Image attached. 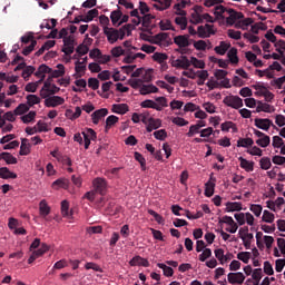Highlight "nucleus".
I'll list each match as a JSON object with an SVG mask.
<instances>
[{"instance_id": "obj_1", "label": "nucleus", "mask_w": 285, "mask_h": 285, "mask_svg": "<svg viewBox=\"0 0 285 285\" xmlns=\"http://www.w3.org/2000/svg\"><path fill=\"white\" fill-rule=\"evenodd\" d=\"M104 35L107 37V41L110 43H117V41L124 40L125 33L121 29H115L110 27H104Z\"/></svg>"}, {"instance_id": "obj_2", "label": "nucleus", "mask_w": 285, "mask_h": 285, "mask_svg": "<svg viewBox=\"0 0 285 285\" xmlns=\"http://www.w3.org/2000/svg\"><path fill=\"white\" fill-rule=\"evenodd\" d=\"M223 104L229 108H234L235 110H239V108L244 107V100H242V98L238 96H226Z\"/></svg>"}, {"instance_id": "obj_3", "label": "nucleus", "mask_w": 285, "mask_h": 285, "mask_svg": "<svg viewBox=\"0 0 285 285\" xmlns=\"http://www.w3.org/2000/svg\"><path fill=\"white\" fill-rule=\"evenodd\" d=\"M213 24H205L199 26L197 29V35L199 39H208L210 36L215 35V31L213 30Z\"/></svg>"}, {"instance_id": "obj_4", "label": "nucleus", "mask_w": 285, "mask_h": 285, "mask_svg": "<svg viewBox=\"0 0 285 285\" xmlns=\"http://www.w3.org/2000/svg\"><path fill=\"white\" fill-rule=\"evenodd\" d=\"M66 100L60 96H51L45 99V106L47 108H57V106H63Z\"/></svg>"}, {"instance_id": "obj_5", "label": "nucleus", "mask_w": 285, "mask_h": 285, "mask_svg": "<svg viewBox=\"0 0 285 285\" xmlns=\"http://www.w3.org/2000/svg\"><path fill=\"white\" fill-rule=\"evenodd\" d=\"M254 124L256 126V128H259L261 130H269L271 126L273 128H275V125L273 124V120L268 119V118H256L254 120Z\"/></svg>"}, {"instance_id": "obj_6", "label": "nucleus", "mask_w": 285, "mask_h": 285, "mask_svg": "<svg viewBox=\"0 0 285 285\" xmlns=\"http://www.w3.org/2000/svg\"><path fill=\"white\" fill-rule=\"evenodd\" d=\"M94 188L96 193H99V195H106V190L108 188V183L104 178H96L94 179Z\"/></svg>"}, {"instance_id": "obj_7", "label": "nucleus", "mask_w": 285, "mask_h": 285, "mask_svg": "<svg viewBox=\"0 0 285 285\" xmlns=\"http://www.w3.org/2000/svg\"><path fill=\"white\" fill-rule=\"evenodd\" d=\"M228 14L229 17L226 19L227 26H235L236 21H242V19H244V13L237 12L234 9H229Z\"/></svg>"}, {"instance_id": "obj_8", "label": "nucleus", "mask_w": 285, "mask_h": 285, "mask_svg": "<svg viewBox=\"0 0 285 285\" xmlns=\"http://www.w3.org/2000/svg\"><path fill=\"white\" fill-rule=\"evenodd\" d=\"M171 66L174 68H181L183 70H188L190 68V60H188V57L186 56H180V58L171 62Z\"/></svg>"}, {"instance_id": "obj_9", "label": "nucleus", "mask_w": 285, "mask_h": 285, "mask_svg": "<svg viewBox=\"0 0 285 285\" xmlns=\"http://www.w3.org/2000/svg\"><path fill=\"white\" fill-rule=\"evenodd\" d=\"M245 279H246V276L242 272L229 273L227 275V282L229 284H244Z\"/></svg>"}, {"instance_id": "obj_10", "label": "nucleus", "mask_w": 285, "mask_h": 285, "mask_svg": "<svg viewBox=\"0 0 285 285\" xmlns=\"http://www.w3.org/2000/svg\"><path fill=\"white\" fill-rule=\"evenodd\" d=\"M174 43L178 46V48H188V46H190V36L188 35L176 36L174 38Z\"/></svg>"}, {"instance_id": "obj_11", "label": "nucleus", "mask_w": 285, "mask_h": 285, "mask_svg": "<svg viewBox=\"0 0 285 285\" xmlns=\"http://www.w3.org/2000/svg\"><path fill=\"white\" fill-rule=\"evenodd\" d=\"M129 266H144V268H148L150 262L141 256H135L129 261Z\"/></svg>"}, {"instance_id": "obj_12", "label": "nucleus", "mask_w": 285, "mask_h": 285, "mask_svg": "<svg viewBox=\"0 0 285 285\" xmlns=\"http://www.w3.org/2000/svg\"><path fill=\"white\" fill-rule=\"evenodd\" d=\"M58 69L52 70L50 72V77L47 79V81H51L52 79H59V77H63L66 75V67L61 63L57 66Z\"/></svg>"}, {"instance_id": "obj_13", "label": "nucleus", "mask_w": 285, "mask_h": 285, "mask_svg": "<svg viewBox=\"0 0 285 285\" xmlns=\"http://www.w3.org/2000/svg\"><path fill=\"white\" fill-rule=\"evenodd\" d=\"M108 115V110L106 108H101L91 114L92 124L97 126L100 119H104Z\"/></svg>"}, {"instance_id": "obj_14", "label": "nucleus", "mask_w": 285, "mask_h": 285, "mask_svg": "<svg viewBox=\"0 0 285 285\" xmlns=\"http://www.w3.org/2000/svg\"><path fill=\"white\" fill-rule=\"evenodd\" d=\"M238 160L240 161V168L246 170V173H253L255 170V163L245 159L244 157H239Z\"/></svg>"}, {"instance_id": "obj_15", "label": "nucleus", "mask_w": 285, "mask_h": 285, "mask_svg": "<svg viewBox=\"0 0 285 285\" xmlns=\"http://www.w3.org/2000/svg\"><path fill=\"white\" fill-rule=\"evenodd\" d=\"M140 95H153L155 92H159V88L155 85H142L139 90Z\"/></svg>"}, {"instance_id": "obj_16", "label": "nucleus", "mask_w": 285, "mask_h": 285, "mask_svg": "<svg viewBox=\"0 0 285 285\" xmlns=\"http://www.w3.org/2000/svg\"><path fill=\"white\" fill-rule=\"evenodd\" d=\"M230 48V43H227L226 41H220L219 46H216L214 48L216 55H220L222 57L228 52V49Z\"/></svg>"}, {"instance_id": "obj_17", "label": "nucleus", "mask_w": 285, "mask_h": 285, "mask_svg": "<svg viewBox=\"0 0 285 285\" xmlns=\"http://www.w3.org/2000/svg\"><path fill=\"white\" fill-rule=\"evenodd\" d=\"M0 179H17V174L10 171L8 167H1Z\"/></svg>"}, {"instance_id": "obj_18", "label": "nucleus", "mask_w": 285, "mask_h": 285, "mask_svg": "<svg viewBox=\"0 0 285 285\" xmlns=\"http://www.w3.org/2000/svg\"><path fill=\"white\" fill-rule=\"evenodd\" d=\"M121 17H124V12H121V7H118L117 10H114L110 13V19H111L112 26H117V23H119V20L121 19Z\"/></svg>"}, {"instance_id": "obj_19", "label": "nucleus", "mask_w": 285, "mask_h": 285, "mask_svg": "<svg viewBox=\"0 0 285 285\" xmlns=\"http://www.w3.org/2000/svg\"><path fill=\"white\" fill-rule=\"evenodd\" d=\"M141 108H153L154 110H157L158 112H161V106L157 105V102H155V100H144L140 104Z\"/></svg>"}, {"instance_id": "obj_20", "label": "nucleus", "mask_w": 285, "mask_h": 285, "mask_svg": "<svg viewBox=\"0 0 285 285\" xmlns=\"http://www.w3.org/2000/svg\"><path fill=\"white\" fill-rule=\"evenodd\" d=\"M19 155H21V156L30 155V142L27 138L21 139Z\"/></svg>"}, {"instance_id": "obj_21", "label": "nucleus", "mask_w": 285, "mask_h": 285, "mask_svg": "<svg viewBox=\"0 0 285 285\" xmlns=\"http://www.w3.org/2000/svg\"><path fill=\"white\" fill-rule=\"evenodd\" d=\"M112 112L116 115H126L128 112V105L126 104H118V105H112Z\"/></svg>"}, {"instance_id": "obj_22", "label": "nucleus", "mask_w": 285, "mask_h": 285, "mask_svg": "<svg viewBox=\"0 0 285 285\" xmlns=\"http://www.w3.org/2000/svg\"><path fill=\"white\" fill-rule=\"evenodd\" d=\"M258 90H261V95H263L265 101L271 102L275 99V95H273V92H271L266 87L259 86Z\"/></svg>"}, {"instance_id": "obj_23", "label": "nucleus", "mask_w": 285, "mask_h": 285, "mask_svg": "<svg viewBox=\"0 0 285 285\" xmlns=\"http://www.w3.org/2000/svg\"><path fill=\"white\" fill-rule=\"evenodd\" d=\"M42 90L50 92V95H57V92H59L60 88L57 87V85H51L50 80H47L42 87Z\"/></svg>"}, {"instance_id": "obj_24", "label": "nucleus", "mask_w": 285, "mask_h": 285, "mask_svg": "<svg viewBox=\"0 0 285 285\" xmlns=\"http://www.w3.org/2000/svg\"><path fill=\"white\" fill-rule=\"evenodd\" d=\"M242 210V203H226V213H235Z\"/></svg>"}, {"instance_id": "obj_25", "label": "nucleus", "mask_w": 285, "mask_h": 285, "mask_svg": "<svg viewBox=\"0 0 285 285\" xmlns=\"http://www.w3.org/2000/svg\"><path fill=\"white\" fill-rule=\"evenodd\" d=\"M70 209V203L68 200L61 202V215L62 217H72V212Z\"/></svg>"}, {"instance_id": "obj_26", "label": "nucleus", "mask_w": 285, "mask_h": 285, "mask_svg": "<svg viewBox=\"0 0 285 285\" xmlns=\"http://www.w3.org/2000/svg\"><path fill=\"white\" fill-rule=\"evenodd\" d=\"M215 195V181H207L205 184V197H213Z\"/></svg>"}, {"instance_id": "obj_27", "label": "nucleus", "mask_w": 285, "mask_h": 285, "mask_svg": "<svg viewBox=\"0 0 285 285\" xmlns=\"http://www.w3.org/2000/svg\"><path fill=\"white\" fill-rule=\"evenodd\" d=\"M253 144H255L253 138H240L237 140L238 148H249Z\"/></svg>"}, {"instance_id": "obj_28", "label": "nucleus", "mask_w": 285, "mask_h": 285, "mask_svg": "<svg viewBox=\"0 0 285 285\" xmlns=\"http://www.w3.org/2000/svg\"><path fill=\"white\" fill-rule=\"evenodd\" d=\"M119 121V117L111 115L109 117H107L106 119V126H105V130L106 132H108V130L115 126V124H117Z\"/></svg>"}, {"instance_id": "obj_29", "label": "nucleus", "mask_w": 285, "mask_h": 285, "mask_svg": "<svg viewBox=\"0 0 285 285\" xmlns=\"http://www.w3.org/2000/svg\"><path fill=\"white\" fill-rule=\"evenodd\" d=\"M37 104H41V98L37 95H28L27 96V106L32 108V106H37Z\"/></svg>"}, {"instance_id": "obj_30", "label": "nucleus", "mask_w": 285, "mask_h": 285, "mask_svg": "<svg viewBox=\"0 0 285 285\" xmlns=\"http://www.w3.org/2000/svg\"><path fill=\"white\" fill-rule=\"evenodd\" d=\"M157 266H158V268H161V271H163L165 277H173V275H174V273H175V272L173 271V267L167 266V265L164 264V263H158Z\"/></svg>"}, {"instance_id": "obj_31", "label": "nucleus", "mask_w": 285, "mask_h": 285, "mask_svg": "<svg viewBox=\"0 0 285 285\" xmlns=\"http://www.w3.org/2000/svg\"><path fill=\"white\" fill-rule=\"evenodd\" d=\"M39 210L41 217H48V215H50V207L48 206V203H46V200L40 202Z\"/></svg>"}, {"instance_id": "obj_32", "label": "nucleus", "mask_w": 285, "mask_h": 285, "mask_svg": "<svg viewBox=\"0 0 285 285\" xmlns=\"http://www.w3.org/2000/svg\"><path fill=\"white\" fill-rule=\"evenodd\" d=\"M227 57L230 63H239V57H237V48L229 49Z\"/></svg>"}, {"instance_id": "obj_33", "label": "nucleus", "mask_w": 285, "mask_h": 285, "mask_svg": "<svg viewBox=\"0 0 285 285\" xmlns=\"http://www.w3.org/2000/svg\"><path fill=\"white\" fill-rule=\"evenodd\" d=\"M255 21L253 20V18H246L244 20H238V22H236L235 28H242V30H244L245 28H247V26H253Z\"/></svg>"}, {"instance_id": "obj_34", "label": "nucleus", "mask_w": 285, "mask_h": 285, "mask_svg": "<svg viewBox=\"0 0 285 285\" xmlns=\"http://www.w3.org/2000/svg\"><path fill=\"white\" fill-rule=\"evenodd\" d=\"M175 24L180 27V30H186L188 28V19L186 17H176Z\"/></svg>"}, {"instance_id": "obj_35", "label": "nucleus", "mask_w": 285, "mask_h": 285, "mask_svg": "<svg viewBox=\"0 0 285 285\" xmlns=\"http://www.w3.org/2000/svg\"><path fill=\"white\" fill-rule=\"evenodd\" d=\"M262 220L265 222V224H273L275 222V214L265 209L263 212Z\"/></svg>"}, {"instance_id": "obj_36", "label": "nucleus", "mask_w": 285, "mask_h": 285, "mask_svg": "<svg viewBox=\"0 0 285 285\" xmlns=\"http://www.w3.org/2000/svg\"><path fill=\"white\" fill-rule=\"evenodd\" d=\"M272 106L266 104V102H262L258 101L257 107H256V112H271L272 111Z\"/></svg>"}, {"instance_id": "obj_37", "label": "nucleus", "mask_w": 285, "mask_h": 285, "mask_svg": "<svg viewBox=\"0 0 285 285\" xmlns=\"http://www.w3.org/2000/svg\"><path fill=\"white\" fill-rule=\"evenodd\" d=\"M257 146H261V148H268L271 146V136H264L263 138H258L256 140Z\"/></svg>"}, {"instance_id": "obj_38", "label": "nucleus", "mask_w": 285, "mask_h": 285, "mask_svg": "<svg viewBox=\"0 0 285 285\" xmlns=\"http://www.w3.org/2000/svg\"><path fill=\"white\" fill-rule=\"evenodd\" d=\"M2 159L6 161V164L10 165V164H17V157L12 156V154L8 153V151H3L2 153Z\"/></svg>"}, {"instance_id": "obj_39", "label": "nucleus", "mask_w": 285, "mask_h": 285, "mask_svg": "<svg viewBox=\"0 0 285 285\" xmlns=\"http://www.w3.org/2000/svg\"><path fill=\"white\" fill-rule=\"evenodd\" d=\"M35 67L32 66H26L23 71H22V78L24 81H28V79H30L31 75H35Z\"/></svg>"}, {"instance_id": "obj_40", "label": "nucleus", "mask_w": 285, "mask_h": 285, "mask_svg": "<svg viewBox=\"0 0 285 285\" xmlns=\"http://www.w3.org/2000/svg\"><path fill=\"white\" fill-rule=\"evenodd\" d=\"M170 3H173V0H161L159 1V4H154V8H156V10H168V8L170 7Z\"/></svg>"}, {"instance_id": "obj_41", "label": "nucleus", "mask_w": 285, "mask_h": 285, "mask_svg": "<svg viewBox=\"0 0 285 285\" xmlns=\"http://www.w3.org/2000/svg\"><path fill=\"white\" fill-rule=\"evenodd\" d=\"M189 62H190V66H194V68H200L202 70L206 68V62H204V60L197 59L196 57H191Z\"/></svg>"}, {"instance_id": "obj_42", "label": "nucleus", "mask_w": 285, "mask_h": 285, "mask_svg": "<svg viewBox=\"0 0 285 285\" xmlns=\"http://www.w3.org/2000/svg\"><path fill=\"white\" fill-rule=\"evenodd\" d=\"M259 166H261L262 170H269L271 166H273V163H271V158L263 157L259 160Z\"/></svg>"}, {"instance_id": "obj_43", "label": "nucleus", "mask_w": 285, "mask_h": 285, "mask_svg": "<svg viewBox=\"0 0 285 285\" xmlns=\"http://www.w3.org/2000/svg\"><path fill=\"white\" fill-rule=\"evenodd\" d=\"M85 268L86 271H95L96 273H104V269H101V266L92 262L86 263Z\"/></svg>"}, {"instance_id": "obj_44", "label": "nucleus", "mask_w": 285, "mask_h": 285, "mask_svg": "<svg viewBox=\"0 0 285 285\" xmlns=\"http://www.w3.org/2000/svg\"><path fill=\"white\" fill-rule=\"evenodd\" d=\"M35 117H37V111H29L27 115L21 116V121L24 124H30L31 121H35Z\"/></svg>"}, {"instance_id": "obj_45", "label": "nucleus", "mask_w": 285, "mask_h": 285, "mask_svg": "<svg viewBox=\"0 0 285 285\" xmlns=\"http://www.w3.org/2000/svg\"><path fill=\"white\" fill-rule=\"evenodd\" d=\"M284 85H285V76H282L271 81V86H275L278 90H282Z\"/></svg>"}, {"instance_id": "obj_46", "label": "nucleus", "mask_w": 285, "mask_h": 285, "mask_svg": "<svg viewBox=\"0 0 285 285\" xmlns=\"http://www.w3.org/2000/svg\"><path fill=\"white\" fill-rule=\"evenodd\" d=\"M30 110V106L26 104H20L16 109H14V115H26Z\"/></svg>"}, {"instance_id": "obj_47", "label": "nucleus", "mask_w": 285, "mask_h": 285, "mask_svg": "<svg viewBox=\"0 0 285 285\" xmlns=\"http://www.w3.org/2000/svg\"><path fill=\"white\" fill-rule=\"evenodd\" d=\"M129 86L132 87L135 90H137V88L141 89V86H144V80H141V78H132L129 79L128 81Z\"/></svg>"}, {"instance_id": "obj_48", "label": "nucleus", "mask_w": 285, "mask_h": 285, "mask_svg": "<svg viewBox=\"0 0 285 285\" xmlns=\"http://www.w3.org/2000/svg\"><path fill=\"white\" fill-rule=\"evenodd\" d=\"M160 30H175V27H173V22L170 20H160L159 22Z\"/></svg>"}, {"instance_id": "obj_49", "label": "nucleus", "mask_w": 285, "mask_h": 285, "mask_svg": "<svg viewBox=\"0 0 285 285\" xmlns=\"http://www.w3.org/2000/svg\"><path fill=\"white\" fill-rule=\"evenodd\" d=\"M237 259L243 262L244 264H248L250 262V252H240L237 254Z\"/></svg>"}, {"instance_id": "obj_50", "label": "nucleus", "mask_w": 285, "mask_h": 285, "mask_svg": "<svg viewBox=\"0 0 285 285\" xmlns=\"http://www.w3.org/2000/svg\"><path fill=\"white\" fill-rule=\"evenodd\" d=\"M153 59H154V61H157L158 63H164V61L168 60V55L155 52L153 55Z\"/></svg>"}, {"instance_id": "obj_51", "label": "nucleus", "mask_w": 285, "mask_h": 285, "mask_svg": "<svg viewBox=\"0 0 285 285\" xmlns=\"http://www.w3.org/2000/svg\"><path fill=\"white\" fill-rule=\"evenodd\" d=\"M134 157H135L136 161H139V164L141 166V170H146V158H144V155H141L139 151H136L134 154Z\"/></svg>"}, {"instance_id": "obj_52", "label": "nucleus", "mask_w": 285, "mask_h": 285, "mask_svg": "<svg viewBox=\"0 0 285 285\" xmlns=\"http://www.w3.org/2000/svg\"><path fill=\"white\" fill-rule=\"evenodd\" d=\"M140 79L142 80V83H150V81H153V69H147Z\"/></svg>"}, {"instance_id": "obj_53", "label": "nucleus", "mask_w": 285, "mask_h": 285, "mask_svg": "<svg viewBox=\"0 0 285 285\" xmlns=\"http://www.w3.org/2000/svg\"><path fill=\"white\" fill-rule=\"evenodd\" d=\"M220 128L223 130V132H228V130L234 129L237 130V127H235V122L233 121H225L220 125Z\"/></svg>"}, {"instance_id": "obj_54", "label": "nucleus", "mask_w": 285, "mask_h": 285, "mask_svg": "<svg viewBox=\"0 0 285 285\" xmlns=\"http://www.w3.org/2000/svg\"><path fill=\"white\" fill-rule=\"evenodd\" d=\"M227 37H229V39H235L236 41H239V39H242V31H235V29H229L227 31Z\"/></svg>"}, {"instance_id": "obj_55", "label": "nucleus", "mask_w": 285, "mask_h": 285, "mask_svg": "<svg viewBox=\"0 0 285 285\" xmlns=\"http://www.w3.org/2000/svg\"><path fill=\"white\" fill-rule=\"evenodd\" d=\"M155 139H158L159 141H164L166 137H168V134L166 132V129H159L154 132Z\"/></svg>"}, {"instance_id": "obj_56", "label": "nucleus", "mask_w": 285, "mask_h": 285, "mask_svg": "<svg viewBox=\"0 0 285 285\" xmlns=\"http://www.w3.org/2000/svg\"><path fill=\"white\" fill-rule=\"evenodd\" d=\"M209 257H213V250H210V248H205L199 255V262H206Z\"/></svg>"}, {"instance_id": "obj_57", "label": "nucleus", "mask_w": 285, "mask_h": 285, "mask_svg": "<svg viewBox=\"0 0 285 285\" xmlns=\"http://www.w3.org/2000/svg\"><path fill=\"white\" fill-rule=\"evenodd\" d=\"M35 48H37V40H31L30 46L26 47V48L22 50V55H23L24 57H28V55H30V52H32V50H35Z\"/></svg>"}, {"instance_id": "obj_58", "label": "nucleus", "mask_w": 285, "mask_h": 285, "mask_svg": "<svg viewBox=\"0 0 285 285\" xmlns=\"http://www.w3.org/2000/svg\"><path fill=\"white\" fill-rule=\"evenodd\" d=\"M153 19H155V16L147 13L144 17H141V22L144 28H148V26H150Z\"/></svg>"}, {"instance_id": "obj_59", "label": "nucleus", "mask_w": 285, "mask_h": 285, "mask_svg": "<svg viewBox=\"0 0 285 285\" xmlns=\"http://www.w3.org/2000/svg\"><path fill=\"white\" fill-rule=\"evenodd\" d=\"M244 39H248L249 43H258L259 37L250 33V32H245L243 35Z\"/></svg>"}, {"instance_id": "obj_60", "label": "nucleus", "mask_w": 285, "mask_h": 285, "mask_svg": "<svg viewBox=\"0 0 285 285\" xmlns=\"http://www.w3.org/2000/svg\"><path fill=\"white\" fill-rule=\"evenodd\" d=\"M90 48L86 45H79L76 49V52L80 56L83 57V55H88Z\"/></svg>"}, {"instance_id": "obj_61", "label": "nucleus", "mask_w": 285, "mask_h": 285, "mask_svg": "<svg viewBox=\"0 0 285 285\" xmlns=\"http://www.w3.org/2000/svg\"><path fill=\"white\" fill-rule=\"evenodd\" d=\"M148 124L154 130H157V128H161V119L149 118Z\"/></svg>"}, {"instance_id": "obj_62", "label": "nucleus", "mask_w": 285, "mask_h": 285, "mask_svg": "<svg viewBox=\"0 0 285 285\" xmlns=\"http://www.w3.org/2000/svg\"><path fill=\"white\" fill-rule=\"evenodd\" d=\"M285 259L278 258L275 262V271L276 273H282L284 271Z\"/></svg>"}, {"instance_id": "obj_63", "label": "nucleus", "mask_w": 285, "mask_h": 285, "mask_svg": "<svg viewBox=\"0 0 285 285\" xmlns=\"http://www.w3.org/2000/svg\"><path fill=\"white\" fill-rule=\"evenodd\" d=\"M88 86L91 88V90H99V81L97 78H89Z\"/></svg>"}, {"instance_id": "obj_64", "label": "nucleus", "mask_w": 285, "mask_h": 285, "mask_svg": "<svg viewBox=\"0 0 285 285\" xmlns=\"http://www.w3.org/2000/svg\"><path fill=\"white\" fill-rule=\"evenodd\" d=\"M207 43L204 40L194 41V48L196 50H206Z\"/></svg>"}]
</instances>
